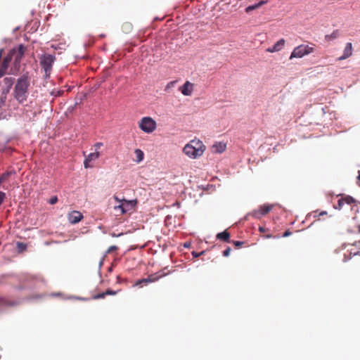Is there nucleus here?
<instances>
[{"mask_svg": "<svg viewBox=\"0 0 360 360\" xmlns=\"http://www.w3.org/2000/svg\"><path fill=\"white\" fill-rule=\"evenodd\" d=\"M63 91H58L57 93L56 94V96H60L63 94Z\"/></svg>", "mask_w": 360, "mask_h": 360, "instance_id": "41", "label": "nucleus"}, {"mask_svg": "<svg viewBox=\"0 0 360 360\" xmlns=\"http://www.w3.org/2000/svg\"><path fill=\"white\" fill-rule=\"evenodd\" d=\"M266 2L264 1H260L259 2L257 3V4H255L253 5H250V6H248L246 8H245V11L246 13H250L252 11L255 10V9H257L258 8H259L260 6H262V5H264Z\"/></svg>", "mask_w": 360, "mask_h": 360, "instance_id": "20", "label": "nucleus"}, {"mask_svg": "<svg viewBox=\"0 0 360 360\" xmlns=\"http://www.w3.org/2000/svg\"><path fill=\"white\" fill-rule=\"evenodd\" d=\"M163 276H164V274H161L160 276H156V274L150 275L146 278L138 280L136 282L135 285L142 286L143 285H146L148 283L155 282V281H158L160 278L162 277Z\"/></svg>", "mask_w": 360, "mask_h": 360, "instance_id": "11", "label": "nucleus"}, {"mask_svg": "<svg viewBox=\"0 0 360 360\" xmlns=\"http://www.w3.org/2000/svg\"><path fill=\"white\" fill-rule=\"evenodd\" d=\"M117 250V246H115V245H112V246H110V247H109V248H108V251H107V252H108V253H110V252H112V251H115V250Z\"/></svg>", "mask_w": 360, "mask_h": 360, "instance_id": "34", "label": "nucleus"}, {"mask_svg": "<svg viewBox=\"0 0 360 360\" xmlns=\"http://www.w3.org/2000/svg\"><path fill=\"white\" fill-rule=\"evenodd\" d=\"M134 153H135V155L136 157V162H141L143 160V156H144L143 152L140 149H136Z\"/></svg>", "mask_w": 360, "mask_h": 360, "instance_id": "22", "label": "nucleus"}, {"mask_svg": "<svg viewBox=\"0 0 360 360\" xmlns=\"http://www.w3.org/2000/svg\"><path fill=\"white\" fill-rule=\"evenodd\" d=\"M226 148V143L223 142H217L212 146V151L214 153H221Z\"/></svg>", "mask_w": 360, "mask_h": 360, "instance_id": "16", "label": "nucleus"}, {"mask_svg": "<svg viewBox=\"0 0 360 360\" xmlns=\"http://www.w3.org/2000/svg\"><path fill=\"white\" fill-rule=\"evenodd\" d=\"M184 153L191 158L195 159L198 157L202 156L195 148L193 147V144L190 143H187L183 148Z\"/></svg>", "mask_w": 360, "mask_h": 360, "instance_id": "7", "label": "nucleus"}, {"mask_svg": "<svg viewBox=\"0 0 360 360\" xmlns=\"http://www.w3.org/2000/svg\"><path fill=\"white\" fill-rule=\"evenodd\" d=\"M340 32L338 30L333 31L330 34L326 35V39L328 40H333L334 39H336L339 37Z\"/></svg>", "mask_w": 360, "mask_h": 360, "instance_id": "23", "label": "nucleus"}, {"mask_svg": "<svg viewBox=\"0 0 360 360\" xmlns=\"http://www.w3.org/2000/svg\"><path fill=\"white\" fill-rule=\"evenodd\" d=\"M266 51L269 53L277 52V51L274 49V46L272 47H269Z\"/></svg>", "mask_w": 360, "mask_h": 360, "instance_id": "36", "label": "nucleus"}, {"mask_svg": "<svg viewBox=\"0 0 360 360\" xmlns=\"http://www.w3.org/2000/svg\"><path fill=\"white\" fill-rule=\"evenodd\" d=\"M203 253H204V252H203V251H202V252H199V253H196V252H193V257H199V256L202 255Z\"/></svg>", "mask_w": 360, "mask_h": 360, "instance_id": "39", "label": "nucleus"}, {"mask_svg": "<svg viewBox=\"0 0 360 360\" xmlns=\"http://www.w3.org/2000/svg\"><path fill=\"white\" fill-rule=\"evenodd\" d=\"M357 246H360V241L355 242V243H354L352 245V248H350L347 250L348 252H349V255L348 258L345 259L344 261H347V259H350L352 257V256H355L359 253V251L355 250L354 248H353V247H357Z\"/></svg>", "mask_w": 360, "mask_h": 360, "instance_id": "18", "label": "nucleus"}, {"mask_svg": "<svg viewBox=\"0 0 360 360\" xmlns=\"http://www.w3.org/2000/svg\"><path fill=\"white\" fill-rule=\"evenodd\" d=\"M58 202V198L57 196H53L52 198H50L49 202L51 204V205H54L56 204V202Z\"/></svg>", "mask_w": 360, "mask_h": 360, "instance_id": "29", "label": "nucleus"}, {"mask_svg": "<svg viewBox=\"0 0 360 360\" xmlns=\"http://www.w3.org/2000/svg\"><path fill=\"white\" fill-rule=\"evenodd\" d=\"M105 294L106 295H115L117 294V291L108 289L105 292Z\"/></svg>", "mask_w": 360, "mask_h": 360, "instance_id": "30", "label": "nucleus"}, {"mask_svg": "<svg viewBox=\"0 0 360 360\" xmlns=\"http://www.w3.org/2000/svg\"><path fill=\"white\" fill-rule=\"evenodd\" d=\"M233 244H234L236 247H240V246L243 244V242H242V241H234V242H233Z\"/></svg>", "mask_w": 360, "mask_h": 360, "instance_id": "37", "label": "nucleus"}, {"mask_svg": "<svg viewBox=\"0 0 360 360\" xmlns=\"http://www.w3.org/2000/svg\"><path fill=\"white\" fill-rule=\"evenodd\" d=\"M55 57L51 54H44L40 58V65L45 72L46 77H49L52 70Z\"/></svg>", "mask_w": 360, "mask_h": 360, "instance_id": "4", "label": "nucleus"}, {"mask_svg": "<svg viewBox=\"0 0 360 360\" xmlns=\"http://www.w3.org/2000/svg\"><path fill=\"white\" fill-rule=\"evenodd\" d=\"M314 217L318 218V219H320L321 217L327 215V214H328L326 211H321L319 213H318V211H315V212H314Z\"/></svg>", "mask_w": 360, "mask_h": 360, "instance_id": "24", "label": "nucleus"}, {"mask_svg": "<svg viewBox=\"0 0 360 360\" xmlns=\"http://www.w3.org/2000/svg\"><path fill=\"white\" fill-rule=\"evenodd\" d=\"M179 90L184 96H190L193 92V84L187 81L179 88Z\"/></svg>", "mask_w": 360, "mask_h": 360, "instance_id": "15", "label": "nucleus"}, {"mask_svg": "<svg viewBox=\"0 0 360 360\" xmlns=\"http://www.w3.org/2000/svg\"><path fill=\"white\" fill-rule=\"evenodd\" d=\"M14 83V79L13 77H5L3 79V89L4 91L8 93Z\"/></svg>", "mask_w": 360, "mask_h": 360, "instance_id": "17", "label": "nucleus"}, {"mask_svg": "<svg viewBox=\"0 0 360 360\" xmlns=\"http://www.w3.org/2000/svg\"><path fill=\"white\" fill-rule=\"evenodd\" d=\"M30 84V78L27 72L23 74L17 79L14 87L13 96L20 103H22L27 100Z\"/></svg>", "mask_w": 360, "mask_h": 360, "instance_id": "1", "label": "nucleus"}, {"mask_svg": "<svg viewBox=\"0 0 360 360\" xmlns=\"http://www.w3.org/2000/svg\"><path fill=\"white\" fill-rule=\"evenodd\" d=\"M5 198H6V193L2 191H0V205L3 203Z\"/></svg>", "mask_w": 360, "mask_h": 360, "instance_id": "31", "label": "nucleus"}, {"mask_svg": "<svg viewBox=\"0 0 360 360\" xmlns=\"http://www.w3.org/2000/svg\"><path fill=\"white\" fill-rule=\"evenodd\" d=\"M231 248H227L224 252H223V255L224 257H228L231 252Z\"/></svg>", "mask_w": 360, "mask_h": 360, "instance_id": "32", "label": "nucleus"}, {"mask_svg": "<svg viewBox=\"0 0 360 360\" xmlns=\"http://www.w3.org/2000/svg\"><path fill=\"white\" fill-rule=\"evenodd\" d=\"M356 201L352 196L345 195L342 196L341 198L338 200V205L335 206V209L341 210L345 204L352 205L356 204Z\"/></svg>", "mask_w": 360, "mask_h": 360, "instance_id": "9", "label": "nucleus"}, {"mask_svg": "<svg viewBox=\"0 0 360 360\" xmlns=\"http://www.w3.org/2000/svg\"><path fill=\"white\" fill-rule=\"evenodd\" d=\"M359 173V176H357V184L360 186V171Z\"/></svg>", "mask_w": 360, "mask_h": 360, "instance_id": "42", "label": "nucleus"}, {"mask_svg": "<svg viewBox=\"0 0 360 360\" xmlns=\"http://www.w3.org/2000/svg\"><path fill=\"white\" fill-rule=\"evenodd\" d=\"M0 304H1V305H12L13 303L8 302L6 298L1 297V298H0Z\"/></svg>", "mask_w": 360, "mask_h": 360, "instance_id": "26", "label": "nucleus"}, {"mask_svg": "<svg viewBox=\"0 0 360 360\" xmlns=\"http://www.w3.org/2000/svg\"><path fill=\"white\" fill-rule=\"evenodd\" d=\"M84 218L83 214L77 210H73L68 214V219L72 224H75Z\"/></svg>", "mask_w": 360, "mask_h": 360, "instance_id": "8", "label": "nucleus"}, {"mask_svg": "<svg viewBox=\"0 0 360 360\" xmlns=\"http://www.w3.org/2000/svg\"><path fill=\"white\" fill-rule=\"evenodd\" d=\"M273 206L271 205H263L259 206L257 210L252 211V215L257 219L261 218L262 216L268 214L271 210Z\"/></svg>", "mask_w": 360, "mask_h": 360, "instance_id": "6", "label": "nucleus"}, {"mask_svg": "<svg viewBox=\"0 0 360 360\" xmlns=\"http://www.w3.org/2000/svg\"><path fill=\"white\" fill-rule=\"evenodd\" d=\"M18 247L21 250H25L26 248V245L22 243H18Z\"/></svg>", "mask_w": 360, "mask_h": 360, "instance_id": "35", "label": "nucleus"}, {"mask_svg": "<svg viewBox=\"0 0 360 360\" xmlns=\"http://www.w3.org/2000/svg\"><path fill=\"white\" fill-rule=\"evenodd\" d=\"M285 45V40L283 39H281L278 40L274 45V49L277 51H281Z\"/></svg>", "mask_w": 360, "mask_h": 360, "instance_id": "21", "label": "nucleus"}, {"mask_svg": "<svg viewBox=\"0 0 360 360\" xmlns=\"http://www.w3.org/2000/svg\"><path fill=\"white\" fill-rule=\"evenodd\" d=\"M352 55V44L351 42L346 44L344 49L343 55L338 58V60H342L348 58Z\"/></svg>", "mask_w": 360, "mask_h": 360, "instance_id": "14", "label": "nucleus"}, {"mask_svg": "<svg viewBox=\"0 0 360 360\" xmlns=\"http://www.w3.org/2000/svg\"><path fill=\"white\" fill-rule=\"evenodd\" d=\"M106 295L105 294V292H102V293H99V294H97V295H95L93 296V298L94 300H98V299H103L105 297Z\"/></svg>", "mask_w": 360, "mask_h": 360, "instance_id": "27", "label": "nucleus"}, {"mask_svg": "<svg viewBox=\"0 0 360 360\" xmlns=\"http://www.w3.org/2000/svg\"><path fill=\"white\" fill-rule=\"evenodd\" d=\"M259 231L261 233H263V232H265V231H266V229H265L264 227L259 226Z\"/></svg>", "mask_w": 360, "mask_h": 360, "instance_id": "40", "label": "nucleus"}, {"mask_svg": "<svg viewBox=\"0 0 360 360\" xmlns=\"http://www.w3.org/2000/svg\"><path fill=\"white\" fill-rule=\"evenodd\" d=\"M264 237L266 238H272V235L268 234V235L265 236Z\"/></svg>", "mask_w": 360, "mask_h": 360, "instance_id": "43", "label": "nucleus"}, {"mask_svg": "<svg viewBox=\"0 0 360 360\" xmlns=\"http://www.w3.org/2000/svg\"><path fill=\"white\" fill-rule=\"evenodd\" d=\"M191 144H193V148L195 149L199 153L202 155L205 150V146L203 144V143L198 140V139H193L189 142Z\"/></svg>", "mask_w": 360, "mask_h": 360, "instance_id": "13", "label": "nucleus"}, {"mask_svg": "<svg viewBox=\"0 0 360 360\" xmlns=\"http://www.w3.org/2000/svg\"><path fill=\"white\" fill-rule=\"evenodd\" d=\"M359 232L360 233V226H359Z\"/></svg>", "mask_w": 360, "mask_h": 360, "instance_id": "44", "label": "nucleus"}, {"mask_svg": "<svg viewBox=\"0 0 360 360\" xmlns=\"http://www.w3.org/2000/svg\"><path fill=\"white\" fill-rule=\"evenodd\" d=\"M217 238L225 242H229L230 233L227 231H224L217 233Z\"/></svg>", "mask_w": 360, "mask_h": 360, "instance_id": "19", "label": "nucleus"}, {"mask_svg": "<svg viewBox=\"0 0 360 360\" xmlns=\"http://www.w3.org/2000/svg\"><path fill=\"white\" fill-rule=\"evenodd\" d=\"M100 157V153L98 151L89 154L84 159V166L85 168L92 167L93 165H90L91 161L97 160Z\"/></svg>", "mask_w": 360, "mask_h": 360, "instance_id": "12", "label": "nucleus"}, {"mask_svg": "<svg viewBox=\"0 0 360 360\" xmlns=\"http://www.w3.org/2000/svg\"><path fill=\"white\" fill-rule=\"evenodd\" d=\"M114 199L117 202H122L123 206H124V214H125V213H127L128 212H130L132 210H134V208L135 207V206L136 205V200H124V199L121 200L117 196H115Z\"/></svg>", "mask_w": 360, "mask_h": 360, "instance_id": "10", "label": "nucleus"}, {"mask_svg": "<svg viewBox=\"0 0 360 360\" xmlns=\"http://www.w3.org/2000/svg\"><path fill=\"white\" fill-rule=\"evenodd\" d=\"M291 232L289 231V230H287L284 232V233L283 234V237H288L289 236L291 235Z\"/></svg>", "mask_w": 360, "mask_h": 360, "instance_id": "38", "label": "nucleus"}, {"mask_svg": "<svg viewBox=\"0 0 360 360\" xmlns=\"http://www.w3.org/2000/svg\"><path fill=\"white\" fill-rule=\"evenodd\" d=\"M103 146V143L101 142H97L94 145V148L96 150H98L101 146Z\"/></svg>", "mask_w": 360, "mask_h": 360, "instance_id": "33", "label": "nucleus"}, {"mask_svg": "<svg viewBox=\"0 0 360 360\" xmlns=\"http://www.w3.org/2000/svg\"><path fill=\"white\" fill-rule=\"evenodd\" d=\"M121 204L117 205V206H115L114 209L116 210V211H119L120 214H124V206H123V203L122 202H120Z\"/></svg>", "mask_w": 360, "mask_h": 360, "instance_id": "25", "label": "nucleus"}, {"mask_svg": "<svg viewBox=\"0 0 360 360\" xmlns=\"http://www.w3.org/2000/svg\"><path fill=\"white\" fill-rule=\"evenodd\" d=\"M25 51L26 47L23 44H20L18 47L11 49L8 53L12 54V58H14V63L18 64L20 63Z\"/></svg>", "mask_w": 360, "mask_h": 360, "instance_id": "5", "label": "nucleus"}, {"mask_svg": "<svg viewBox=\"0 0 360 360\" xmlns=\"http://www.w3.org/2000/svg\"><path fill=\"white\" fill-rule=\"evenodd\" d=\"M139 127L143 131L150 134L156 129L157 124L152 117H144L139 122Z\"/></svg>", "mask_w": 360, "mask_h": 360, "instance_id": "3", "label": "nucleus"}, {"mask_svg": "<svg viewBox=\"0 0 360 360\" xmlns=\"http://www.w3.org/2000/svg\"><path fill=\"white\" fill-rule=\"evenodd\" d=\"M176 82L175 81H172V82H169L165 86V91H167L169 89L173 87L175 84Z\"/></svg>", "mask_w": 360, "mask_h": 360, "instance_id": "28", "label": "nucleus"}, {"mask_svg": "<svg viewBox=\"0 0 360 360\" xmlns=\"http://www.w3.org/2000/svg\"><path fill=\"white\" fill-rule=\"evenodd\" d=\"M314 45L313 46H309L305 44H301L296 46L291 53L290 59H292L294 58H300L306 55L313 53L314 51Z\"/></svg>", "mask_w": 360, "mask_h": 360, "instance_id": "2", "label": "nucleus"}]
</instances>
